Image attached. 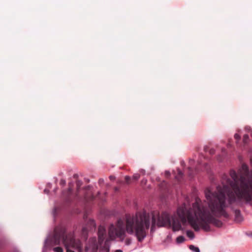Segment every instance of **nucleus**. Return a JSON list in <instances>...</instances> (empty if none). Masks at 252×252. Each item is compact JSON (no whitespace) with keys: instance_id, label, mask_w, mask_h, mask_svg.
<instances>
[{"instance_id":"nucleus-1","label":"nucleus","mask_w":252,"mask_h":252,"mask_svg":"<svg viewBox=\"0 0 252 252\" xmlns=\"http://www.w3.org/2000/svg\"><path fill=\"white\" fill-rule=\"evenodd\" d=\"M229 174L232 180L225 176L223 178L221 187H217V191L212 192L210 189L205 190V196L211 213L217 217H223L228 219L229 214L225 210L227 207L226 195L229 204L239 200H244L247 203L252 202V177L241 176L238 178L236 171L231 169Z\"/></svg>"},{"instance_id":"nucleus-2","label":"nucleus","mask_w":252,"mask_h":252,"mask_svg":"<svg viewBox=\"0 0 252 252\" xmlns=\"http://www.w3.org/2000/svg\"><path fill=\"white\" fill-rule=\"evenodd\" d=\"M177 214L183 224L188 220L195 231L200 230L196 219L200 220L201 228L206 232L210 231V224L219 228L222 227L223 225L220 220L216 219L211 214L207 206L202 204L200 199H196L195 202L192 205V208L187 209L185 207H178Z\"/></svg>"},{"instance_id":"nucleus-3","label":"nucleus","mask_w":252,"mask_h":252,"mask_svg":"<svg viewBox=\"0 0 252 252\" xmlns=\"http://www.w3.org/2000/svg\"><path fill=\"white\" fill-rule=\"evenodd\" d=\"M156 225L155 216L145 210L136 212L134 215L126 214L127 233L130 235L134 234L139 242H142L146 237L147 231L150 227L151 232H154Z\"/></svg>"},{"instance_id":"nucleus-4","label":"nucleus","mask_w":252,"mask_h":252,"mask_svg":"<svg viewBox=\"0 0 252 252\" xmlns=\"http://www.w3.org/2000/svg\"><path fill=\"white\" fill-rule=\"evenodd\" d=\"M61 242L64 245L66 252H83L82 244L80 240H76L73 234H66V228L64 226L58 225L54 231V234L50 240L46 239L44 248L51 249L53 246L60 245Z\"/></svg>"},{"instance_id":"nucleus-5","label":"nucleus","mask_w":252,"mask_h":252,"mask_svg":"<svg viewBox=\"0 0 252 252\" xmlns=\"http://www.w3.org/2000/svg\"><path fill=\"white\" fill-rule=\"evenodd\" d=\"M82 185L83 182L81 180H78L76 181V192L74 195V198H72L74 183L73 182L68 183V189H64L62 191L63 195L66 197V199L68 202H71L73 200L75 199V198L78 197V193L79 192L80 188Z\"/></svg>"},{"instance_id":"nucleus-6","label":"nucleus","mask_w":252,"mask_h":252,"mask_svg":"<svg viewBox=\"0 0 252 252\" xmlns=\"http://www.w3.org/2000/svg\"><path fill=\"white\" fill-rule=\"evenodd\" d=\"M125 221L126 222V215H125ZM126 227L125 228L112 227L109 230L108 235L110 238L113 239L115 237L120 238L121 241H123L126 236Z\"/></svg>"},{"instance_id":"nucleus-7","label":"nucleus","mask_w":252,"mask_h":252,"mask_svg":"<svg viewBox=\"0 0 252 252\" xmlns=\"http://www.w3.org/2000/svg\"><path fill=\"white\" fill-rule=\"evenodd\" d=\"M157 225L158 227L165 226H170L171 225L170 215L166 212H162L160 215H158L156 222Z\"/></svg>"},{"instance_id":"nucleus-8","label":"nucleus","mask_w":252,"mask_h":252,"mask_svg":"<svg viewBox=\"0 0 252 252\" xmlns=\"http://www.w3.org/2000/svg\"><path fill=\"white\" fill-rule=\"evenodd\" d=\"M98 243L101 245L106 236V229L104 226H99L98 229Z\"/></svg>"},{"instance_id":"nucleus-9","label":"nucleus","mask_w":252,"mask_h":252,"mask_svg":"<svg viewBox=\"0 0 252 252\" xmlns=\"http://www.w3.org/2000/svg\"><path fill=\"white\" fill-rule=\"evenodd\" d=\"M172 221V230L174 232L179 231L182 228V225L180 220L175 217H172L171 221Z\"/></svg>"},{"instance_id":"nucleus-10","label":"nucleus","mask_w":252,"mask_h":252,"mask_svg":"<svg viewBox=\"0 0 252 252\" xmlns=\"http://www.w3.org/2000/svg\"><path fill=\"white\" fill-rule=\"evenodd\" d=\"M109 240L106 239L104 242V246L99 248V252H109L110 251V244L109 243Z\"/></svg>"},{"instance_id":"nucleus-11","label":"nucleus","mask_w":252,"mask_h":252,"mask_svg":"<svg viewBox=\"0 0 252 252\" xmlns=\"http://www.w3.org/2000/svg\"><path fill=\"white\" fill-rule=\"evenodd\" d=\"M243 220V217L241 215L240 210H235V221L236 222H241Z\"/></svg>"},{"instance_id":"nucleus-12","label":"nucleus","mask_w":252,"mask_h":252,"mask_svg":"<svg viewBox=\"0 0 252 252\" xmlns=\"http://www.w3.org/2000/svg\"><path fill=\"white\" fill-rule=\"evenodd\" d=\"M88 230L86 226H83L82 228V235L85 239L88 238Z\"/></svg>"},{"instance_id":"nucleus-13","label":"nucleus","mask_w":252,"mask_h":252,"mask_svg":"<svg viewBox=\"0 0 252 252\" xmlns=\"http://www.w3.org/2000/svg\"><path fill=\"white\" fill-rule=\"evenodd\" d=\"M186 239L184 236L181 235L177 237L176 242L177 244H181L185 241Z\"/></svg>"},{"instance_id":"nucleus-14","label":"nucleus","mask_w":252,"mask_h":252,"mask_svg":"<svg viewBox=\"0 0 252 252\" xmlns=\"http://www.w3.org/2000/svg\"><path fill=\"white\" fill-rule=\"evenodd\" d=\"M116 228H125L124 227V222L121 219L118 220Z\"/></svg>"},{"instance_id":"nucleus-15","label":"nucleus","mask_w":252,"mask_h":252,"mask_svg":"<svg viewBox=\"0 0 252 252\" xmlns=\"http://www.w3.org/2000/svg\"><path fill=\"white\" fill-rule=\"evenodd\" d=\"M186 233L187 236L190 239L192 240L194 239L195 235L193 232H192L191 230H187Z\"/></svg>"},{"instance_id":"nucleus-16","label":"nucleus","mask_w":252,"mask_h":252,"mask_svg":"<svg viewBox=\"0 0 252 252\" xmlns=\"http://www.w3.org/2000/svg\"><path fill=\"white\" fill-rule=\"evenodd\" d=\"M189 249L194 252H200L199 248L195 247L194 245H189Z\"/></svg>"},{"instance_id":"nucleus-17","label":"nucleus","mask_w":252,"mask_h":252,"mask_svg":"<svg viewBox=\"0 0 252 252\" xmlns=\"http://www.w3.org/2000/svg\"><path fill=\"white\" fill-rule=\"evenodd\" d=\"M249 140V136L248 134H246L243 136V142L244 144H247Z\"/></svg>"},{"instance_id":"nucleus-18","label":"nucleus","mask_w":252,"mask_h":252,"mask_svg":"<svg viewBox=\"0 0 252 252\" xmlns=\"http://www.w3.org/2000/svg\"><path fill=\"white\" fill-rule=\"evenodd\" d=\"M188 170H189V173H188L189 176L190 177H192L194 175V172L193 171L192 168L191 167H189Z\"/></svg>"},{"instance_id":"nucleus-19","label":"nucleus","mask_w":252,"mask_h":252,"mask_svg":"<svg viewBox=\"0 0 252 252\" xmlns=\"http://www.w3.org/2000/svg\"><path fill=\"white\" fill-rule=\"evenodd\" d=\"M53 250L55 252H63V249L61 247H55Z\"/></svg>"},{"instance_id":"nucleus-20","label":"nucleus","mask_w":252,"mask_h":252,"mask_svg":"<svg viewBox=\"0 0 252 252\" xmlns=\"http://www.w3.org/2000/svg\"><path fill=\"white\" fill-rule=\"evenodd\" d=\"M140 175L138 173H136V174H134L133 176H132V179L133 180H134L135 181H137L138 180L139 178H140Z\"/></svg>"},{"instance_id":"nucleus-21","label":"nucleus","mask_w":252,"mask_h":252,"mask_svg":"<svg viewBox=\"0 0 252 252\" xmlns=\"http://www.w3.org/2000/svg\"><path fill=\"white\" fill-rule=\"evenodd\" d=\"M60 185L62 187H64L66 185V181L63 179H61L60 182Z\"/></svg>"},{"instance_id":"nucleus-22","label":"nucleus","mask_w":252,"mask_h":252,"mask_svg":"<svg viewBox=\"0 0 252 252\" xmlns=\"http://www.w3.org/2000/svg\"><path fill=\"white\" fill-rule=\"evenodd\" d=\"M234 138L237 141H239L240 139H241V136L238 134V133H235L234 134Z\"/></svg>"},{"instance_id":"nucleus-23","label":"nucleus","mask_w":252,"mask_h":252,"mask_svg":"<svg viewBox=\"0 0 252 252\" xmlns=\"http://www.w3.org/2000/svg\"><path fill=\"white\" fill-rule=\"evenodd\" d=\"M125 178L126 184L129 185L130 183V177L129 176H126Z\"/></svg>"},{"instance_id":"nucleus-24","label":"nucleus","mask_w":252,"mask_h":252,"mask_svg":"<svg viewBox=\"0 0 252 252\" xmlns=\"http://www.w3.org/2000/svg\"><path fill=\"white\" fill-rule=\"evenodd\" d=\"M209 153L210 155H213L215 154V150L214 149L212 148L209 150Z\"/></svg>"},{"instance_id":"nucleus-25","label":"nucleus","mask_w":252,"mask_h":252,"mask_svg":"<svg viewBox=\"0 0 252 252\" xmlns=\"http://www.w3.org/2000/svg\"><path fill=\"white\" fill-rule=\"evenodd\" d=\"M177 171L178 175L180 176L181 177H182L183 175V173L182 172V171L179 169H178Z\"/></svg>"},{"instance_id":"nucleus-26","label":"nucleus","mask_w":252,"mask_h":252,"mask_svg":"<svg viewBox=\"0 0 252 252\" xmlns=\"http://www.w3.org/2000/svg\"><path fill=\"white\" fill-rule=\"evenodd\" d=\"M125 243L126 245H129L131 244V240L130 239H126Z\"/></svg>"},{"instance_id":"nucleus-27","label":"nucleus","mask_w":252,"mask_h":252,"mask_svg":"<svg viewBox=\"0 0 252 252\" xmlns=\"http://www.w3.org/2000/svg\"><path fill=\"white\" fill-rule=\"evenodd\" d=\"M165 175L167 177H169L170 176V172L169 171H165Z\"/></svg>"},{"instance_id":"nucleus-28","label":"nucleus","mask_w":252,"mask_h":252,"mask_svg":"<svg viewBox=\"0 0 252 252\" xmlns=\"http://www.w3.org/2000/svg\"><path fill=\"white\" fill-rule=\"evenodd\" d=\"M245 130L247 131H251V128L249 126H246L245 128Z\"/></svg>"},{"instance_id":"nucleus-29","label":"nucleus","mask_w":252,"mask_h":252,"mask_svg":"<svg viewBox=\"0 0 252 252\" xmlns=\"http://www.w3.org/2000/svg\"><path fill=\"white\" fill-rule=\"evenodd\" d=\"M242 168L244 170H248V166H247V165L244 164L242 165Z\"/></svg>"},{"instance_id":"nucleus-30","label":"nucleus","mask_w":252,"mask_h":252,"mask_svg":"<svg viewBox=\"0 0 252 252\" xmlns=\"http://www.w3.org/2000/svg\"><path fill=\"white\" fill-rule=\"evenodd\" d=\"M147 182V180L146 179H143L141 180V183L142 184H146Z\"/></svg>"},{"instance_id":"nucleus-31","label":"nucleus","mask_w":252,"mask_h":252,"mask_svg":"<svg viewBox=\"0 0 252 252\" xmlns=\"http://www.w3.org/2000/svg\"><path fill=\"white\" fill-rule=\"evenodd\" d=\"M109 178L111 180H113L115 179V177L112 175L109 176Z\"/></svg>"},{"instance_id":"nucleus-32","label":"nucleus","mask_w":252,"mask_h":252,"mask_svg":"<svg viewBox=\"0 0 252 252\" xmlns=\"http://www.w3.org/2000/svg\"><path fill=\"white\" fill-rule=\"evenodd\" d=\"M115 252H123L121 250H117Z\"/></svg>"},{"instance_id":"nucleus-33","label":"nucleus","mask_w":252,"mask_h":252,"mask_svg":"<svg viewBox=\"0 0 252 252\" xmlns=\"http://www.w3.org/2000/svg\"><path fill=\"white\" fill-rule=\"evenodd\" d=\"M102 182H103V180L102 179H100L98 181L99 183H101Z\"/></svg>"},{"instance_id":"nucleus-34","label":"nucleus","mask_w":252,"mask_h":252,"mask_svg":"<svg viewBox=\"0 0 252 252\" xmlns=\"http://www.w3.org/2000/svg\"><path fill=\"white\" fill-rule=\"evenodd\" d=\"M77 177H78V175L77 174H74L73 175V178H77Z\"/></svg>"},{"instance_id":"nucleus-35","label":"nucleus","mask_w":252,"mask_h":252,"mask_svg":"<svg viewBox=\"0 0 252 252\" xmlns=\"http://www.w3.org/2000/svg\"><path fill=\"white\" fill-rule=\"evenodd\" d=\"M207 147H204V151H205V152H207Z\"/></svg>"},{"instance_id":"nucleus-36","label":"nucleus","mask_w":252,"mask_h":252,"mask_svg":"<svg viewBox=\"0 0 252 252\" xmlns=\"http://www.w3.org/2000/svg\"><path fill=\"white\" fill-rule=\"evenodd\" d=\"M250 135H251V136L252 137V130L251 131Z\"/></svg>"},{"instance_id":"nucleus-37","label":"nucleus","mask_w":252,"mask_h":252,"mask_svg":"<svg viewBox=\"0 0 252 252\" xmlns=\"http://www.w3.org/2000/svg\"><path fill=\"white\" fill-rule=\"evenodd\" d=\"M90 188V186H88L87 187H86L85 188V189H87V188Z\"/></svg>"},{"instance_id":"nucleus-38","label":"nucleus","mask_w":252,"mask_h":252,"mask_svg":"<svg viewBox=\"0 0 252 252\" xmlns=\"http://www.w3.org/2000/svg\"><path fill=\"white\" fill-rule=\"evenodd\" d=\"M85 251H88V248H87V247H86V248H85Z\"/></svg>"},{"instance_id":"nucleus-39","label":"nucleus","mask_w":252,"mask_h":252,"mask_svg":"<svg viewBox=\"0 0 252 252\" xmlns=\"http://www.w3.org/2000/svg\"><path fill=\"white\" fill-rule=\"evenodd\" d=\"M250 236L252 237V233H251L250 235Z\"/></svg>"},{"instance_id":"nucleus-40","label":"nucleus","mask_w":252,"mask_h":252,"mask_svg":"<svg viewBox=\"0 0 252 252\" xmlns=\"http://www.w3.org/2000/svg\"><path fill=\"white\" fill-rule=\"evenodd\" d=\"M252 161V159H251Z\"/></svg>"}]
</instances>
